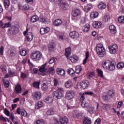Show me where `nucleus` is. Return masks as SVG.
<instances>
[{
  "mask_svg": "<svg viewBox=\"0 0 124 124\" xmlns=\"http://www.w3.org/2000/svg\"><path fill=\"white\" fill-rule=\"evenodd\" d=\"M96 51L97 52V55L100 58H103L106 54V51H105V49L103 47V45L101 44H98L96 46Z\"/></svg>",
  "mask_w": 124,
  "mask_h": 124,
  "instance_id": "f257e3e1",
  "label": "nucleus"
},
{
  "mask_svg": "<svg viewBox=\"0 0 124 124\" xmlns=\"http://www.w3.org/2000/svg\"><path fill=\"white\" fill-rule=\"evenodd\" d=\"M31 57L34 62L39 61L42 59V53L39 51H34L31 53Z\"/></svg>",
  "mask_w": 124,
  "mask_h": 124,
  "instance_id": "f03ea898",
  "label": "nucleus"
},
{
  "mask_svg": "<svg viewBox=\"0 0 124 124\" xmlns=\"http://www.w3.org/2000/svg\"><path fill=\"white\" fill-rule=\"evenodd\" d=\"M62 92V88H59L57 91H54L53 92V97H54V98H56V99H61V98H62V96L63 95Z\"/></svg>",
  "mask_w": 124,
  "mask_h": 124,
  "instance_id": "7ed1b4c3",
  "label": "nucleus"
},
{
  "mask_svg": "<svg viewBox=\"0 0 124 124\" xmlns=\"http://www.w3.org/2000/svg\"><path fill=\"white\" fill-rule=\"evenodd\" d=\"M57 3L59 5H60L62 9L64 10H66L68 9L69 7V5L66 2L62 1V0H58L57 1Z\"/></svg>",
  "mask_w": 124,
  "mask_h": 124,
  "instance_id": "20e7f679",
  "label": "nucleus"
},
{
  "mask_svg": "<svg viewBox=\"0 0 124 124\" xmlns=\"http://www.w3.org/2000/svg\"><path fill=\"white\" fill-rule=\"evenodd\" d=\"M109 52L110 54H116L117 51H118V45L116 44H113L108 46Z\"/></svg>",
  "mask_w": 124,
  "mask_h": 124,
  "instance_id": "39448f33",
  "label": "nucleus"
},
{
  "mask_svg": "<svg viewBox=\"0 0 124 124\" xmlns=\"http://www.w3.org/2000/svg\"><path fill=\"white\" fill-rule=\"evenodd\" d=\"M75 96L74 92L73 91H68L66 92L65 97L66 99L70 100L74 98Z\"/></svg>",
  "mask_w": 124,
  "mask_h": 124,
  "instance_id": "423d86ee",
  "label": "nucleus"
},
{
  "mask_svg": "<svg viewBox=\"0 0 124 124\" xmlns=\"http://www.w3.org/2000/svg\"><path fill=\"white\" fill-rule=\"evenodd\" d=\"M90 86V82L88 80H83L80 82V86L81 89L83 90H86L88 89Z\"/></svg>",
  "mask_w": 124,
  "mask_h": 124,
  "instance_id": "0eeeda50",
  "label": "nucleus"
},
{
  "mask_svg": "<svg viewBox=\"0 0 124 124\" xmlns=\"http://www.w3.org/2000/svg\"><path fill=\"white\" fill-rule=\"evenodd\" d=\"M15 73H16V71L14 69H11L10 68H9L8 74H6L5 75V78H9V77H11V76H13V75H15Z\"/></svg>",
  "mask_w": 124,
  "mask_h": 124,
  "instance_id": "6e6552de",
  "label": "nucleus"
},
{
  "mask_svg": "<svg viewBox=\"0 0 124 124\" xmlns=\"http://www.w3.org/2000/svg\"><path fill=\"white\" fill-rule=\"evenodd\" d=\"M70 37L73 39H77L80 37L79 33L76 31H73L70 33Z\"/></svg>",
  "mask_w": 124,
  "mask_h": 124,
  "instance_id": "1a4fd4ad",
  "label": "nucleus"
},
{
  "mask_svg": "<svg viewBox=\"0 0 124 124\" xmlns=\"http://www.w3.org/2000/svg\"><path fill=\"white\" fill-rule=\"evenodd\" d=\"M16 113L18 115H21L22 116V117H27L28 116V113H27V111L24 109H21L20 110V108H17L16 110Z\"/></svg>",
  "mask_w": 124,
  "mask_h": 124,
  "instance_id": "9d476101",
  "label": "nucleus"
},
{
  "mask_svg": "<svg viewBox=\"0 0 124 124\" xmlns=\"http://www.w3.org/2000/svg\"><path fill=\"white\" fill-rule=\"evenodd\" d=\"M72 15L73 17H78L81 15V11L80 10L75 8L73 10Z\"/></svg>",
  "mask_w": 124,
  "mask_h": 124,
  "instance_id": "9b49d317",
  "label": "nucleus"
},
{
  "mask_svg": "<svg viewBox=\"0 0 124 124\" xmlns=\"http://www.w3.org/2000/svg\"><path fill=\"white\" fill-rule=\"evenodd\" d=\"M111 63V61L107 60L102 62V65L104 69H108L109 66Z\"/></svg>",
  "mask_w": 124,
  "mask_h": 124,
  "instance_id": "f8f14e48",
  "label": "nucleus"
},
{
  "mask_svg": "<svg viewBox=\"0 0 124 124\" xmlns=\"http://www.w3.org/2000/svg\"><path fill=\"white\" fill-rule=\"evenodd\" d=\"M15 90L16 93H20L22 92V87L21 86V85L18 83L16 85Z\"/></svg>",
  "mask_w": 124,
  "mask_h": 124,
  "instance_id": "ddd939ff",
  "label": "nucleus"
},
{
  "mask_svg": "<svg viewBox=\"0 0 124 124\" xmlns=\"http://www.w3.org/2000/svg\"><path fill=\"white\" fill-rule=\"evenodd\" d=\"M32 96L35 99H40L41 98V93L39 92H36L32 93Z\"/></svg>",
  "mask_w": 124,
  "mask_h": 124,
  "instance_id": "4468645a",
  "label": "nucleus"
},
{
  "mask_svg": "<svg viewBox=\"0 0 124 124\" xmlns=\"http://www.w3.org/2000/svg\"><path fill=\"white\" fill-rule=\"evenodd\" d=\"M56 73L60 76H64L65 74V71H64V70H63V69L59 68L57 69Z\"/></svg>",
  "mask_w": 124,
  "mask_h": 124,
  "instance_id": "2eb2a0df",
  "label": "nucleus"
},
{
  "mask_svg": "<svg viewBox=\"0 0 124 124\" xmlns=\"http://www.w3.org/2000/svg\"><path fill=\"white\" fill-rule=\"evenodd\" d=\"M102 25V23L101 21H94L93 23V26L95 29H98L99 28H101Z\"/></svg>",
  "mask_w": 124,
  "mask_h": 124,
  "instance_id": "dca6fc26",
  "label": "nucleus"
},
{
  "mask_svg": "<svg viewBox=\"0 0 124 124\" xmlns=\"http://www.w3.org/2000/svg\"><path fill=\"white\" fill-rule=\"evenodd\" d=\"M60 122L61 124H67L68 119L66 116H62L60 118Z\"/></svg>",
  "mask_w": 124,
  "mask_h": 124,
  "instance_id": "f3484780",
  "label": "nucleus"
},
{
  "mask_svg": "<svg viewBox=\"0 0 124 124\" xmlns=\"http://www.w3.org/2000/svg\"><path fill=\"white\" fill-rule=\"evenodd\" d=\"M71 54V47L70 46L65 49V56L67 59H69V56Z\"/></svg>",
  "mask_w": 124,
  "mask_h": 124,
  "instance_id": "a211bd4d",
  "label": "nucleus"
},
{
  "mask_svg": "<svg viewBox=\"0 0 124 124\" xmlns=\"http://www.w3.org/2000/svg\"><path fill=\"white\" fill-rule=\"evenodd\" d=\"M10 31H12L13 34H16L19 31V28L16 26H13L10 29Z\"/></svg>",
  "mask_w": 124,
  "mask_h": 124,
  "instance_id": "6ab92c4d",
  "label": "nucleus"
},
{
  "mask_svg": "<svg viewBox=\"0 0 124 124\" xmlns=\"http://www.w3.org/2000/svg\"><path fill=\"white\" fill-rule=\"evenodd\" d=\"M115 68H116V63L114 62H111L110 64H109L108 69V70H110L111 71H112V70H115Z\"/></svg>",
  "mask_w": 124,
  "mask_h": 124,
  "instance_id": "aec40b11",
  "label": "nucleus"
},
{
  "mask_svg": "<svg viewBox=\"0 0 124 124\" xmlns=\"http://www.w3.org/2000/svg\"><path fill=\"white\" fill-rule=\"evenodd\" d=\"M62 24V19H58L55 20L53 22L54 26H55V27H59V26H61Z\"/></svg>",
  "mask_w": 124,
  "mask_h": 124,
  "instance_id": "412c9836",
  "label": "nucleus"
},
{
  "mask_svg": "<svg viewBox=\"0 0 124 124\" xmlns=\"http://www.w3.org/2000/svg\"><path fill=\"white\" fill-rule=\"evenodd\" d=\"M27 39L28 41L31 42L33 39V34L31 32H29L27 35Z\"/></svg>",
  "mask_w": 124,
  "mask_h": 124,
  "instance_id": "4be33fe9",
  "label": "nucleus"
},
{
  "mask_svg": "<svg viewBox=\"0 0 124 124\" xmlns=\"http://www.w3.org/2000/svg\"><path fill=\"white\" fill-rule=\"evenodd\" d=\"M106 6V4L103 2H101L98 4V8L101 10L105 9Z\"/></svg>",
  "mask_w": 124,
  "mask_h": 124,
  "instance_id": "5701e85b",
  "label": "nucleus"
},
{
  "mask_svg": "<svg viewBox=\"0 0 124 124\" xmlns=\"http://www.w3.org/2000/svg\"><path fill=\"white\" fill-rule=\"evenodd\" d=\"M69 59L70 61L73 63L77 62L78 61V57L76 55L72 56L71 57H69Z\"/></svg>",
  "mask_w": 124,
  "mask_h": 124,
  "instance_id": "b1692460",
  "label": "nucleus"
},
{
  "mask_svg": "<svg viewBox=\"0 0 124 124\" xmlns=\"http://www.w3.org/2000/svg\"><path fill=\"white\" fill-rule=\"evenodd\" d=\"M90 17L91 19H95V18H97V17H98V12H92L90 14Z\"/></svg>",
  "mask_w": 124,
  "mask_h": 124,
  "instance_id": "393cba45",
  "label": "nucleus"
},
{
  "mask_svg": "<svg viewBox=\"0 0 124 124\" xmlns=\"http://www.w3.org/2000/svg\"><path fill=\"white\" fill-rule=\"evenodd\" d=\"M73 86V83H72V81L70 80H68L65 83V88H67V89H69V88H71Z\"/></svg>",
  "mask_w": 124,
  "mask_h": 124,
  "instance_id": "a878e982",
  "label": "nucleus"
},
{
  "mask_svg": "<svg viewBox=\"0 0 124 124\" xmlns=\"http://www.w3.org/2000/svg\"><path fill=\"white\" fill-rule=\"evenodd\" d=\"M109 29L111 33H116V32H117V29L116 27H115L113 25H110L109 27Z\"/></svg>",
  "mask_w": 124,
  "mask_h": 124,
  "instance_id": "bb28decb",
  "label": "nucleus"
},
{
  "mask_svg": "<svg viewBox=\"0 0 124 124\" xmlns=\"http://www.w3.org/2000/svg\"><path fill=\"white\" fill-rule=\"evenodd\" d=\"M43 106V103L41 101H39L35 106V109H39L40 108H41Z\"/></svg>",
  "mask_w": 124,
  "mask_h": 124,
  "instance_id": "cd10ccee",
  "label": "nucleus"
},
{
  "mask_svg": "<svg viewBox=\"0 0 124 124\" xmlns=\"http://www.w3.org/2000/svg\"><path fill=\"white\" fill-rule=\"evenodd\" d=\"M44 101L46 103H52L53 102V97L52 96H48L44 100Z\"/></svg>",
  "mask_w": 124,
  "mask_h": 124,
  "instance_id": "c85d7f7f",
  "label": "nucleus"
},
{
  "mask_svg": "<svg viewBox=\"0 0 124 124\" xmlns=\"http://www.w3.org/2000/svg\"><path fill=\"white\" fill-rule=\"evenodd\" d=\"M89 30H90V24H86L82 28V31L84 32H87V31H89Z\"/></svg>",
  "mask_w": 124,
  "mask_h": 124,
  "instance_id": "c756f323",
  "label": "nucleus"
},
{
  "mask_svg": "<svg viewBox=\"0 0 124 124\" xmlns=\"http://www.w3.org/2000/svg\"><path fill=\"white\" fill-rule=\"evenodd\" d=\"M7 78H5V77H4V78H2V81L4 83V85L5 87V88H8V87H9V81H8V80H6Z\"/></svg>",
  "mask_w": 124,
  "mask_h": 124,
  "instance_id": "7c9ffc66",
  "label": "nucleus"
},
{
  "mask_svg": "<svg viewBox=\"0 0 124 124\" xmlns=\"http://www.w3.org/2000/svg\"><path fill=\"white\" fill-rule=\"evenodd\" d=\"M84 124H92V120L89 117H85L83 119V122Z\"/></svg>",
  "mask_w": 124,
  "mask_h": 124,
  "instance_id": "2f4dec72",
  "label": "nucleus"
},
{
  "mask_svg": "<svg viewBox=\"0 0 124 124\" xmlns=\"http://www.w3.org/2000/svg\"><path fill=\"white\" fill-rule=\"evenodd\" d=\"M47 73L49 75H53L54 73H55V69H54V67H52L49 68L47 70Z\"/></svg>",
  "mask_w": 124,
  "mask_h": 124,
  "instance_id": "473e14b6",
  "label": "nucleus"
},
{
  "mask_svg": "<svg viewBox=\"0 0 124 124\" xmlns=\"http://www.w3.org/2000/svg\"><path fill=\"white\" fill-rule=\"evenodd\" d=\"M93 7V5L92 4H87L86 5L84 6V9L85 11H89V10H90L92 9Z\"/></svg>",
  "mask_w": 124,
  "mask_h": 124,
  "instance_id": "72a5a7b5",
  "label": "nucleus"
},
{
  "mask_svg": "<svg viewBox=\"0 0 124 124\" xmlns=\"http://www.w3.org/2000/svg\"><path fill=\"white\" fill-rule=\"evenodd\" d=\"M19 54L21 56L25 57V56L27 55V50L24 48L21 49L19 51Z\"/></svg>",
  "mask_w": 124,
  "mask_h": 124,
  "instance_id": "f704fd0d",
  "label": "nucleus"
},
{
  "mask_svg": "<svg viewBox=\"0 0 124 124\" xmlns=\"http://www.w3.org/2000/svg\"><path fill=\"white\" fill-rule=\"evenodd\" d=\"M31 21L32 23H35L38 21V16H33L31 18Z\"/></svg>",
  "mask_w": 124,
  "mask_h": 124,
  "instance_id": "c9c22d12",
  "label": "nucleus"
},
{
  "mask_svg": "<svg viewBox=\"0 0 124 124\" xmlns=\"http://www.w3.org/2000/svg\"><path fill=\"white\" fill-rule=\"evenodd\" d=\"M85 56L86 58L83 61V64H86V63H87V61H88V59H89V56H90V52L88 51L86 52Z\"/></svg>",
  "mask_w": 124,
  "mask_h": 124,
  "instance_id": "e433bc0d",
  "label": "nucleus"
},
{
  "mask_svg": "<svg viewBox=\"0 0 124 124\" xmlns=\"http://www.w3.org/2000/svg\"><path fill=\"white\" fill-rule=\"evenodd\" d=\"M67 72L69 74L71 75V76H74L75 75V72L74 71V70L72 68H70L67 70Z\"/></svg>",
  "mask_w": 124,
  "mask_h": 124,
  "instance_id": "4c0bfd02",
  "label": "nucleus"
},
{
  "mask_svg": "<svg viewBox=\"0 0 124 124\" xmlns=\"http://www.w3.org/2000/svg\"><path fill=\"white\" fill-rule=\"evenodd\" d=\"M4 5L6 8H8L10 5V1L9 0H4L3 1Z\"/></svg>",
  "mask_w": 124,
  "mask_h": 124,
  "instance_id": "58836bf2",
  "label": "nucleus"
},
{
  "mask_svg": "<svg viewBox=\"0 0 124 124\" xmlns=\"http://www.w3.org/2000/svg\"><path fill=\"white\" fill-rule=\"evenodd\" d=\"M48 50H49L50 52H53L55 50V44L50 43L48 46Z\"/></svg>",
  "mask_w": 124,
  "mask_h": 124,
  "instance_id": "ea45409f",
  "label": "nucleus"
},
{
  "mask_svg": "<svg viewBox=\"0 0 124 124\" xmlns=\"http://www.w3.org/2000/svg\"><path fill=\"white\" fill-rule=\"evenodd\" d=\"M81 71H82V67H81V66L80 65L76 66V73H77V74H79V73H80Z\"/></svg>",
  "mask_w": 124,
  "mask_h": 124,
  "instance_id": "a19ab883",
  "label": "nucleus"
},
{
  "mask_svg": "<svg viewBox=\"0 0 124 124\" xmlns=\"http://www.w3.org/2000/svg\"><path fill=\"white\" fill-rule=\"evenodd\" d=\"M73 115L74 118H77L78 119L80 118V113L77 110H75Z\"/></svg>",
  "mask_w": 124,
  "mask_h": 124,
  "instance_id": "79ce46f5",
  "label": "nucleus"
},
{
  "mask_svg": "<svg viewBox=\"0 0 124 124\" xmlns=\"http://www.w3.org/2000/svg\"><path fill=\"white\" fill-rule=\"evenodd\" d=\"M108 94L110 97H113V96H115V91L113 90H110L108 91Z\"/></svg>",
  "mask_w": 124,
  "mask_h": 124,
  "instance_id": "37998d69",
  "label": "nucleus"
},
{
  "mask_svg": "<svg viewBox=\"0 0 124 124\" xmlns=\"http://www.w3.org/2000/svg\"><path fill=\"white\" fill-rule=\"evenodd\" d=\"M47 64V63H46L45 64H44L43 66H41V67H40L39 68V71L40 72H45V71H46V68H45V67L46 66V65Z\"/></svg>",
  "mask_w": 124,
  "mask_h": 124,
  "instance_id": "c03bdc74",
  "label": "nucleus"
},
{
  "mask_svg": "<svg viewBox=\"0 0 124 124\" xmlns=\"http://www.w3.org/2000/svg\"><path fill=\"white\" fill-rule=\"evenodd\" d=\"M119 23L120 24H124V16H121L118 18Z\"/></svg>",
  "mask_w": 124,
  "mask_h": 124,
  "instance_id": "a18cd8bd",
  "label": "nucleus"
},
{
  "mask_svg": "<svg viewBox=\"0 0 124 124\" xmlns=\"http://www.w3.org/2000/svg\"><path fill=\"white\" fill-rule=\"evenodd\" d=\"M81 106L83 108H88V106H89V104L88 102L86 101L81 102Z\"/></svg>",
  "mask_w": 124,
  "mask_h": 124,
  "instance_id": "49530a36",
  "label": "nucleus"
},
{
  "mask_svg": "<svg viewBox=\"0 0 124 124\" xmlns=\"http://www.w3.org/2000/svg\"><path fill=\"white\" fill-rule=\"evenodd\" d=\"M10 57H14L16 56V51L15 50H10L8 51Z\"/></svg>",
  "mask_w": 124,
  "mask_h": 124,
  "instance_id": "de8ad7c7",
  "label": "nucleus"
},
{
  "mask_svg": "<svg viewBox=\"0 0 124 124\" xmlns=\"http://www.w3.org/2000/svg\"><path fill=\"white\" fill-rule=\"evenodd\" d=\"M57 36L60 40H63L64 39V34L62 33H59V34L57 35Z\"/></svg>",
  "mask_w": 124,
  "mask_h": 124,
  "instance_id": "09e8293b",
  "label": "nucleus"
},
{
  "mask_svg": "<svg viewBox=\"0 0 124 124\" xmlns=\"http://www.w3.org/2000/svg\"><path fill=\"white\" fill-rule=\"evenodd\" d=\"M59 123V120L56 118H52L50 120V123L51 124H56Z\"/></svg>",
  "mask_w": 124,
  "mask_h": 124,
  "instance_id": "8fccbe9b",
  "label": "nucleus"
},
{
  "mask_svg": "<svg viewBox=\"0 0 124 124\" xmlns=\"http://www.w3.org/2000/svg\"><path fill=\"white\" fill-rule=\"evenodd\" d=\"M0 120L3 122H9V119L8 118L4 117L2 115L0 116Z\"/></svg>",
  "mask_w": 124,
  "mask_h": 124,
  "instance_id": "3c124183",
  "label": "nucleus"
},
{
  "mask_svg": "<svg viewBox=\"0 0 124 124\" xmlns=\"http://www.w3.org/2000/svg\"><path fill=\"white\" fill-rule=\"evenodd\" d=\"M97 71L98 72V75L100 77L102 78H103V72L100 69H97Z\"/></svg>",
  "mask_w": 124,
  "mask_h": 124,
  "instance_id": "603ef678",
  "label": "nucleus"
},
{
  "mask_svg": "<svg viewBox=\"0 0 124 124\" xmlns=\"http://www.w3.org/2000/svg\"><path fill=\"white\" fill-rule=\"evenodd\" d=\"M55 114V111L52 109L48 110L46 112V114L48 116H51V115H54Z\"/></svg>",
  "mask_w": 124,
  "mask_h": 124,
  "instance_id": "864d4df0",
  "label": "nucleus"
},
{
  "mask_svg": "<svg viewBox=\"0 0 124 124\" xmlns=\"http://www.w3.org/2000/svg\"><path fill=\"white\" fill-rule=\"evenodd\" d=\"M40 20L42 23H45V24H46V23H47L48 21V19H46V18H45V17L43 16H41L40 17Z\"/></svg>",
  "mask_w": 124,
  "mask_h": 124,
  "instance_id": "5fc2aeb1",
  "label": "nucleus"
},
{
  "mask_svg": "<svg viewBox=\"0 0 124 124\" xmlns=\"http://www.w3.org/2000/svg\"><path fill=\"white\" fill-rule=\"evenodd\" d=\"M110 20V16H109L106 15L103 18L104 22H108Z\"/></svg>",
  "mask_w": 124,
  "mask_h": 124,
  "instance_id": "6e6d98bb",
  "label": "nucleus"
},
{
  "mask_svg": "<svg viewBox=\"0 0 124 124\" xmlns=\"http://www.w3.org/2000/svg\"><path fill=\"white\" fill-rule=\"evenodd\" d=\"M88 112H89L90 114H93V113H94V108H93V107H89Z\"/></svg>",
  "mask_w": 124,
  "mask_h": 124,
  "instance_id": "4d7b16f0",
  "label": "nucleus"
},
{
  "mask_svg": "<svg viewBox=\"0 0 124 124\" xmlns=\"http://www.w3.org/2000/svg\"><path fill=\"white\" fill-rule=\"evenodd\" d=\"M42 89L43 91H47L48 90V85L46 83H43L42 86Z\"/></svg>",
  "mask_w": 124,
  "mask_h": 124,
  "instance_id": "13d9d810",
  "label": "nucleus"
},
{
  "mask_svg": "<svg viewBox=\"0 0 124 124\" xmlns=\"http://www.w3.org/2000/svg\"><path fill=\"white\" fill-rule=\"evenodd\" d=\"M124 63L123 62H119L117 65V68H119V69L124 68Z\"/></svg>",
  "mask_w": 124,
  "mask_h": 124,
  "instance_id": "bf43d9fd",
  "label": "nucleus"
},
{
  "mask_svg": "<svg viewBox=\"0 0 124 124\" xmlns=\"http://www.w3.org/2000/svg\"><path fill=\"white\" fill-rule=\"evenodd\" d=\"M4 113L7 117L10 116V112L7 108H4Z\"/></svg>",
  "mask_w": 124,
  "mask_h": 124,
  "instance_id": "052dcab7",
  "label": "nucleus"
},
{
  "mask_svg": "<svg viewBox=\"0 0 124 124\" xmlns=\"http://www.w3.org/2000/svg\"><path fill=\"white\" fill-rule=\"evenodd\" d=\"M0 69L2 70L3 73H6V67L4 65H1L0 66Z\"/></svg>",
  "mask_w": 124,
  "mask_h": 124,
  "instance_id": "680f3d73",
  "label": "nucleus"
},
{
  "mask_svg": "<svg viewBox=\"0 0 124 124\" xmlns=\"http://www.w3.org/2000/svg\"><path fill=\"white\" fill-rule=\"evenodd\" d=\"M40 84V83L39 82H34L33 85L34 88H36L37 89H39Z\"/></svg>",
  "mask_w": 124,
  "mask_h": 124,
  "instance_id": "e2e57ef3",
  "label": "nucleus"
},
{
  "mask_svg": "<svg viewBox=\"0 0 124 124\" xmlns=\"http://www.w3.org/2000/svg\"><path fill=\"white\" fill-rule=\"evenodd\" d=\"M104 109H105V110H108V109H110V105H108V104H104L103 106Z\"/></svg>",
  "mask_w": 124,
  "mask_h": 124,
  "instance_id": "0e129e2a",
  "label": "nucleus"
},
{
  "mask_svg": "<svg viewBox=\"0 0 124 124\" xmlns=\"http://www.w3.org/2000/svg\"><path fill=\"white\" fill-rule=\"evenodd\" d=\"M45 33H47V32H49L50 31V28L49 27H46L44 28Z\"/></svg>",
  "mask_w": 124,
  "mask_h": 124,
  "instance_id": "69168bd1",
  "label": "nucleus"
},
{
  "mask_svg": "<svg viewBox=\"0 0 124 124\" xmlns=\"http://www.w3.org/2000/svg\"><path fill=\"white\" fill-rule=\"evenodd\" d=\"M11 26V24H10V22H9L8 23H6L4 25L3 27V29H4L5 28H8L9 27H10Z\"/></svg>",
  "mask_w": 124,
  "mask_h": 124,
  "instance_id": "338daca9",
  "label": "nucleus"
},
{
  "mask_svg": "<svg viewBox=\"0 0 124 124\" xmlns=\"http://www.w3.org/2000/svg\"><path fill=\"white\" fill-rule=\"evenodd\" d=\"M36 124H45V123L43 120H41L37 121Z\"/></svg>",
  "mask_w": 124,
  "mask_h": 124,
  "instance_id": "774afa93",
  "label": "nucleus"
}]
</instances>
